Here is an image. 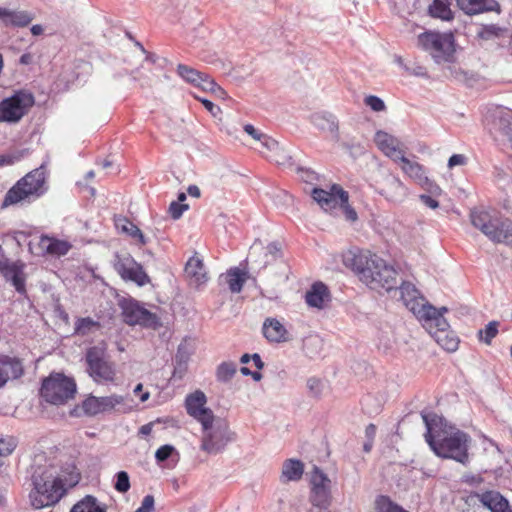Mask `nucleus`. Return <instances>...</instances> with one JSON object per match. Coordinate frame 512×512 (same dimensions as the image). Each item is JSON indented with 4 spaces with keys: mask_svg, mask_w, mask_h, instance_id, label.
Returning <instances> with one entry per match:
<instances>
[{
    "mask_svg": "<svg viewBox=\"0 0 512 512\" xmlns=\"http://www.w3.org/2000/svg\"><path fill=\"white\" fill-rule=\"evenodd\" d=\"M0 273L7 281L11 282L18 293H26L23 264L11 262L8 258L2 256L0 257Z\"/></svg>",
    "mask_w": 512,
    "mask_h": 512,
    "instance_id": "16",
    "label": "nucleus"
},
{
    "mask_svg": "<svg viewBox=\"0 0 512 512\" xmlns=\"http://www.w3.org/2000/svg\"><path fill=\"white\" fill-rule=\"evenodd\" d=\"M330 293L327 286L322 282H316L306 292L305 300L308 306L321 309L325 302L329 301Z\"/></svg>",
    "mask_w": 512,
    "mask_h": 512,
    "instance_id": "24",
    "label": "nucleus"
},
{
    "mask_svg": "<svg viewBox=\"0 0 512 512\" xmlns=\"http://www.w3.org/2000/svg\"><path fill=\"white\" fill-rule=\"evenodd\" d=\"M413 314L421 321H423L426 325L430 327L435 326V332H445L449 328V323L442 316L441 310H437L434 306L429 303L426 305L417 307H412Z\"/></svg>",
    "mask_w": 512,
    "mask_h": 512,
    "instance_id": "17",
    "label": "nucleus"
},
{
    "mask_svg": "<svg viewBox=\"0 0 512 512\" xmlns=\"http://www.w3.org/2000/svg\"><path fill=\"white\" fill-rule=\"evenodd\" d=\"M375 143L386 156L394 161H400L404 156V151L400 147V141L384 131L376 132Z\"/></svg>",
    "mask_w": 512,
    "mask_h": 512,
    "instance_id": "19",
    "label": "nucleus"
},
{
    "mask_svg": "<svg viewBox=\"0 0 512 512\" xmlns=\"http://www.w3.org/2000/svg\"><path fill=\"white\" fill-rule=\"evenodd\" d=\"M344 263L371 289L387 292L397 289V271L376 254L350 252L344 257Z\"/></svg>",
    "mask_w": 512,
    "mask_h": 512,
    "instance_id": "2",
    "label": "nucleus"
},
{
    "mask_svg": "<svg viewBox=\"0 0 512 512\" xmlns=\"http://www.w3.org/2000/svg\"><path fill=\"white\" fill-rule=\"evenodd\" d=\"M470 219L472 225L490 241L512 246V222L509 219L478 209L471 211Z\"/></svg>",
    "mask_w": 512,
    "mask_h": 512,
    "instance_id": "5",
    "label": "nucleus"
},
{
    "mask_svg": "<svg viewBox=\"0 0 512 512\" xmlns=\"http://www.w3.org/2000/svg\"><path fill=\"white\" fill-rule=\"evenodd\" d=\"M185 274L196 285H199L207 280L206 271L202 260L192 257L188 260L185 266Z\"/></svg>",
    "mask_w": 512,
    "mask_h": 512,
    "instance_id": "31",
    "label": "nucleus"
},
{
    "mask_svg": "<svg viewBox=\"0 0 512 512\" xmlns=\"http://www.w3.org/2000/svg\"><path fill=\"white\" fill-rule=\"evenodd\" d=\"M263 335L269 342L281 343L289 340L288 331L275 318H267L263 323Z\"/></svg>",
    "mask_w": 512,
    "mask_h": 512,
    "instance_id": "21",
    "label": "nucleus"
},
{
    "mask_svg": "<svg viewBox=\"0 0 512 512\" xmlns=\"http://www.w3.org/2000/svg\"><path fill=\"white\" fill-rule=\"evenodd\" d=\"M297 172L301 174V178L306 183H313L315 180L318 179L317 174L310 170V169H304V168H297Z\"/></svg>",
    "mask_w": 512,
    "mask_h": 512,
    "instance_id": "58",
    "label": "nucleus"
},
{
    "mask_svg": "<svg viewBox=\"0 0 512 512\" xmlns=\"http://www.w3.org/2000/svg\"><path fill=\"white\" fill-rule=\"evenodd\" d=\"M173 452H175L174 446L166 444L157 449L155 458L157 462L161 463L170 458Z\"/></svg>",
    "mask_w": 512,
    "mask_h": 512,
    "instance_id": "50",
    "label": "nucleus"
},
{
    "mask_svg": "<svg viewBox=\"0 0 512 512\" xmlns=\"http://www.w3.org/2000/svg\"><path fill=\"white\" fill-rule=\"evenodd\" d=\"M420 200L431 209H436L439 206V202L434 199L433 195L422 194L420 195Z\"/></svg>",
    "mask_w": 512,
    "mask_h": 512,
    "instance_id": "61",
    "label": "nucleus"
},
{
    "mask_svg": "<svg viewBox=\"0 0 512 512\" xmlns=\"http://www.w3.org/2000/svg\"><path fill=\"white\" fill-rule=\"evenodd\" d=\"M498 321H490L484 329H480L478 331V339L481 342H484L487 345H490L493 338H495L498 334Z\"/></svg>",
    "mask_w": 512,
    "mask_h": 512,
    "instance_id": "43",
    "label": "nucleus"
},
{
    "mask_svg": "<svg viewBox=\"0 0 512 512\" xmlns=\"http://www.w3.org/2000/svg\"><path fill=\"white\" fill-rule=\"evenodd\" d=\"M31 481L29 500L34 509L54 506L66 494L63 480L52 464H34Z\"/></svg>",
    "mask_w": 512,
    "mask_h": 512,
    "instance_id": "3",
    "label": "nucleus"
},
{
    "mask_svg": "<svg viewBox=\"0 0 512 512\" xmlns=\"http://www.w3.org/2000/svg\"><path fill=\"white\" fill-rule=\"evenodd\" d=\"M177 72L183 80L202 89L204 81L210 78L207 74L199 72L196 69L184 64H179L177 66Z\"/></svg>",
    "mask_w": 512,
    "mask_h": 512,
    "instance_id": "32",
    "label": "nucleus"
},
{
    "mask_svg": "<svg viewBox=\"0 0 512 512\" xmlns=\"http://www.w3.org/2000/svg\"><path fill=\"white\" fill-rule=\"evenodd\" d=\"M76 394V383L62 373H51L43 379L40 388L41 397L53 405H63Z\"/></svg>",
    "mask_w": 512,
    "mask_h": 512,
    "instance_id": "8",
    "label": "nucleus"
},
{
    "mask_svg": "<svg viewBox=\"0 0 512 512\" xmlns=\"http://www.w3.org/2000/svg\"><path fill=\"white\" fill-rule=\"evenodd\" d=\"M114 224L117 230L137 239L142 245L146 244V238L142 231L125 216H115Z\"/></svg>",
    "mask_w": 512,
    "mask_h": 512,
    "instance_id": "29",
    "label": "nucleus"
},
{
    "mask_svg": "<svg viewBox=\"0 0 512 512\" xmlns=\"http://www.w3.org/2000/svg\"><path fill=\"white\" fill-rule=\"evenodd\" d=\"M364 103L366 106H368L371 110L375 112H381L386 109L384 101L381 98L374 95H369L365 97Z\"/></svg>",
    "mask_w": 512,
    "mask_h": 512,
    "instance_id": "49",
    "label": "nucleus"
},
{
    "mask_svg": "<svg viewBox=\"0 0 512 512\" xmlns=\"http://www.w3.org/2000/svg\"><path fill=\"white\" fill-rule=\"evenodd\" d=\"M204 107L213 115L216 116L221 110L220 108L208 99L196 97Z\"/></svg>",
    "mask_w": 512,
    "mask_h": 512,
    "instance_id": "60",
    "label": "nucleus"
},
{
    "mask_svg": "<svg viewBox=\"0 0 512 512\" xmlns=\"http://www.w3.org/2000/svg\"><path fill=\"white\" fill-rule=\"evenodd\" d=\"M128 402H132L128 396L118 394L103 397L90 395L82 402V409L88 416L110 412L127 413L132 410Z\"/></svg>",
    "mask_w": 512,
    "mask_h": 512,
    "instance_id": "10",
    "label": "nucleus"
},
{
    "mask_svg": "<svg viewBox=\"0 0 512 512\" xmlns=\"http://www.w3.org/2000/svg\"><path fill=\"white\" fill-rule=\"evenodd\" d=\"M17 446V440L12 437H2L0 436V456H8L10 455Z\"/></svg>",
    "mask_w": 512,
    "mask_h": 512,
    "instance_id": "47",
    "label": "nucleus"
},
{
    "mask_svg": "<svg viewBox=\"0 0 512 512\" xmlns=\"http://www.w3.org/2000/svg\"><path fill=\"white\" fill-rule=\"evenodd\" d=\"M39 248L50 255L63 256L71 249V244L64 240L55 239L49 236H41Z\"/></svg>",
    "mask_w": 512,
    "mask_h": 512,
    "instance_id": "27",
    "label": "nucleus"
},
{
    "mask_svg": "<svg viewBox=\"0 0 512 512\" xmlns=\"http://www.w3.org/2000/svg\"><path fill=\"white\" fill-rule=\"evenodd\" d=\"M130 478L126 471H119L115 475L114 488L119 493H126L130 489Z\"/></svg>",
    "mask_w": 512,
    "mask_h": 512,
    "instance_id": "45",
    "label": "nucleus"
},
{
    "mask_svg": "<svg viewBox=\"0 0 512 512\" xmlns=\"http://www.w3.org/2000/svg\"><path fill=\"white\" fill-rule=\"evenodd\" d=\"M206 403L207 397L204 392L200 390L189 394L185 400V407L188 415L196 419L205 427L207 423L215 417L213 411L205 406Z\"/></svg>",
    "mask_w": 512,
    "mask_h": 512,
    "instance_id": "14",
    "label": "nucleus"
},
{
    "mask_svg": "<svg viewBox=\"0 0 512 512\" xmlns=\"http://www.w3.org/2000/svg\"><path fill=\"white\" fill-rule=\"evenodd\" d=\"M304 473V464L298 459H287L282 464L279 480L282 484L299 481Z\"/></svg>",
    "mask_w": 512,
    "mask_h": 512,
    "instance_id": "25",
    "label": "nucleus"
},
{
    "mask_svg": "<svg viewBox=\"0 0 512 512\" xmlns=\"http://www.w3.org/2000/svg\"><path fill=\"white\" fill-rule=\"evenodd\" d=\"M378 192L391 202H401L406 197L403 183L392 174H387L378 182Z\"/></svg>",
    "mask_w": 512,
    "mask_h": 512,
    "instance_id": "18",
    "label": "nucleus"
},
{
    "mask_svg": "<svg viewBox=\"0 0 512 512\" xmlns=\"http://www.w3.org/2000/svg\"><path fill=\"white\" fill-rule=\"evenodd\" d=\"M21 158L22 153L0 155V167L5 165H13L14 163L20 161Z\"/></svg>",
    "mask_w": 512,
    "mask_h": 512,
    "instance_id": "56",
    "label": "nucleus"
},
{
    "mask_svg": "<svg viewBox=\"0 0 512 512\" xmlns=\"http://www.w3.org/2000/svg\"><path fill=\"white\" fill-rule=\"evenodd\" d=\"M418 45L428 51L437 64L453 63L455 60L452 33L424 32L418 36Z\"/></svg>",
    "mask_w": 512,
    "mask_h": 512,
    "instance_id": "7",
    "label": "nucleus"
},
{
    "mask_svg": "<svg viewBox=\"0 0 512 512\" xmlns=\"http://www.w3.org/2000/svg\"><path fill=\"white\" fill-rule=\"evenodd\" d=\"M48 176L45 164L20 178L5 194L2 208L12 205L32 203L44 196L48 189Z\"/></svg>",
    "mask_w": 512,
    "mask_h": 512,
    "instance_id": "4",
    "label": "nucleus"
},
{
    "mask_svg": "<svg viewBox=\"0 0 512 512\" xmlns=\"http://www.w3.org/2000/svg\"><path fill=\"white\" fill-rule=\"evenodd\" d=\"M421 415L426 426L425 440L431 450L438 457L467 464L469 461V435L448 425L446 419L436 413H422Z\"/></svg>",
    "mask_w": 512,
    "mask_h": 512,
    "instance_id": "1",
    "label": "nucleus"
},
{
    "mask_svg": "<svg viewBox=\"0 0 512 512\" xmlns=\"http://www.w3.org/2000/svg\"><path fill=\"white\" fill-rule=\"evenodd\" d=\"M466 162V158L462 154H453L448 160V167L453 168L457 165H463Z\"/></svg>",
    "mask_w": 512,
    "mask_h": 512,
    "instance_id": "62",
    "label": "nucleus"
},
{
    "mask_svg": "<svg viewBox=\"0 0 512 512\" xmlns=\"http://www.w3.org/2000/svg\"><path fill=\"white\" fill-rule=\"evenodd\" d=\"M419 185H421L428 193L433 196H437L441 193V188L428 177L426 182H421Z\"/></svg>",
    "mask_w": 512,
    "mask_h": 512,
    "instance_id": "57",
    "label": "nucleus"
},
{
    "mask_svg": "<svg viewBox=\"0 0 512 512\" xmlns=\"http://www.w3.org/2000/svg\"><path fill=\"white\" fill-rule=\"evenodd\" d=\"M189 360V354L186 351L185 346L179 345L174 361L173 378L181 379L187 371V365Z\"/></svg>",
    "mask_w": 512,
    "mask_h": 512,
    "instance_id": "36",
    "label": "nucleus"
},
{
    "mask_svg": "<svg viewBox=\"0 0 512 512\" xmlns=\"http://www.w3.org/2000/svg\"><path fill=\"white\" fill-rule=\"evenodd\" d=\"M338 205H340L341 208H343V212H344L345 217H346V219L348 221L354 222V221L357 220V213H356V211L353 208H351L349 206L348 202L347 203H340L339 202Z\"/></svg>",
    "mask_w": 512,
    "mask_h": 512,
    "instance_id": "59",
    "label": "nucleus"
},
{
    "mask_svg": "<svg viewBox=\"0 0 512 512\" xmlns=\"http://www.w3.org/2000/svg\"><path fill=\"white\" fill-rule=\"evenodd\" d=\"M330 490L329 487H318L311 489V502L320 510H327L326 506L329 503Z\"/></svg>",
    "mask_w": 512,
    "mask_h": 512,
    "instance_id": "40",
    "label": "nucleus"
},
{
    "mask_svg": "<svg viewBox=\"0 0 512 512\" xmlns=\"http://www.w3.org/2000/svg\"><path fill=\"white\" fill-rule=\"evenodd\" d=\"M406 70L412 74V75H415V76H419V77H428V74H427V70L425 67L423 66H415L413 68H408L406 67Z\"/></svg>",
    "mask_w": 512,
    "mask_h": 512,
    "instance_id": "63",
    "label": "nucleus"
},
{
    "mask_svg": "<svg viewBox=\"0 0 512 512\" xmlns=\"http://www.w3.org/2000/svg\"><path fill=\"white\" fill-rule=\"evenodd\" d=\"M0 364H2L3 370L8 374L9 379H18L24 373L23 363L16 357H10L7 355L0 356Z\"/></svg>",
    "mask_w": 512,
    "mask_h": 512,
    "instance_id": "34",
    "label": "nucleus"
},
{
    "mask_svg": "<svg viewBox=\"0 0 512 512\" xmlns=\"http://www.w3.org/2000/svg\"><path fill=\"white\" fill-rule=\"evenodd\" d=\"M34 96L26 91H17L0 102V122H19L34 105Z\"/></svg>",
    "mask_w": 512,
    "mask_h": 512,
    "instance_id": "11",
    "label": "nucleus"
},
{
    "mask_svg": "<svg viewBox=\"0 0 512 512\" xmlns=\"http://www.w3.org/2000/svg\"><path fill=\"white\" fill-rule=\"evenodd\" d=\"M244 131L252 136L254 139L259 140L261 144L266 147L269 151L278 152L280 150L279 143L274 139L258 132L251 124H246L244 126Z\"/></svg>",
    "mask_w": 512,
    "mask_h": 512,
    "instance_id": "38",
    "label": "nucleus"
},
{
    "mask_svg": "<svg viewBox=\"0 0 512 512\" xmlns=\"http://www.w3.org/2000/svg\"><path fill=\"white\" fill-rule=\"evenodd\" d=\"M400 162L402 163L401 168L403 172L412 178L415 182L420 184L421 182L427 181L424 168L418 162L410 161L405 156L401 158Z\"/></svg>",
    "mask_w": 512,
    "mask_h": 512,
    "instance_id": "33",
    "label": "nucleus"
},
{
    "mask_svg": "<svg viewBox=\"0 0 512 512\" xmlns=\"http://www.w3.org/2000/svg\"><path fill=\"white\" fill-rule=\"evenodd\" d=\"M70 512H107V505L93 495H86L73 505Z\"/></svg>",
    "mask_w": 512,
    "mask_h": 512,
    "instance_id": "30",
    "label": "nucleus"
},
{
    "mask_svg": "<svg viewBox=\"0 0 512 512\" xmlns=\"http://www.w3.org/2000/svg\"><path fill=\"white\" fill-rule=\"evenodd\" d=\"M86 372L98 384L113 382L116 377L114 363L110 360L104 346L96 345L87 349L85 354Z\"/></svg>",
    "mask_w": 512,
    "mask_h": 512,
    "instance_id": "9",
    "label": "nucleus"
},
{
    "mask_svg": "<svg viewBox=\"0 0 512 512\" xmlns=\"http://www.w3.org/2000/svg\"><path fill=\"white\" fill-rule=\"evenodd\" d=\"M189 208L187 204L173 201L169 206V213L173 219H179L183 212Z\"/></svg>",
    "mask_w": 512,
    "mask_h": 512,
    "instance_id": "54",
    "label": "nucleus"
},
{
    "mask_svg": "<svg viewBox=\"0 0 512 512\" xmlns=\"http://www.w3.org/2000/svg\"><path fill=\"white\" fill-rule=\"evenodd\" d=\"M379 512H408L401 506L393 503L388 498L382 497V503L379 504Z\"/></svg>",
    "mask_w": 512,
    "mask_h": 512,
    "instance_id": "51",
    "label": "nucleus"
},
{
    "mask_svg": "<svg viewBox=\"0 0 512 512\" xmlns=\"http://www.w3.org/2000/svg\"><path fill=\"white\" fill-rule=\"evenodd\" d=\"M154 497L152 495H146L141 503V506L134 512H152L154 509Z\"/></svg>",
    "mask_w": 512,
    "mask_h": 512,
    "instance_id": "55",
    "label": "nucleus"
},
{
    "mask_svg": "<svg viewBox=\"0 0 512 512\" xmlns=\"http://www.w3.org/2000/svg\"><path fill=\"white\" fill-rule=\"evenodd\" d=\"M312 124L322 130L333 134L336 141L339 140V126L336 117L328 112H318L311 115Z\"/></svg>",
    "mask_w": 512,
    "mask_h": 512,
    "instance_id": "23",
    "label": "nucleus"
},
{
    "mask_svg": "<svg viewBox=\"0 0 512 512\" xmlns=\"http://www.w3.org/2000/svg\"><path fill=\"white\" fill-rule=\"evenodd\" d=\"M96 326H99V324L92 320L90 317L79 318L75 323L74 330L76 334L85 336L89 334L91 330Z\"/></svg>",
    "mask_w": 512,
    "mask_h": 512,
    "instance_id": "44",
    "label": "nucleus"
},
{
    "mask_svg": "<svg viewBox=\"0 0 512 512\" xmlns=\"http://www.w3.org/2000/svg\"><path fill=\"white\" fill-rule=\"evenodd\" d=\"M398 289L400 299L410 311H412L413 306L419 308V306L426 305V303H423L424 300L419 298V291L412 283L402 282Z\"/></svg>",
    "mask_w": 512,
    "mask_h": 512,
    "instance_id": "28",
    "label": "nucleus"
},
{
    "mask_svg": "<svg viewBox=\"0 0 512 512\" xmlns=\"http://www.w3.org/2000/svg\"><path fill=\"white\" fill-rule=\"evenodd\" d=\"M203 90L215 94L217 97L224 99L227 96L226 91L220 87L213 79H206L203 83Z\"/></svg>",
    "mask_w": 512,
    "mask_h": 512,
    "instance_id": "48",
    "label": "nucleus"
},
{
    "mask_svg": "<svg viewBox=\"0 0 512 512\" xmlns=\"http://www.w3.org/2000/svg\"><path fill=\"white\" fill-rule=\"evenodd\" d=\"M113 266L124 280L135 282L138 286H144L150 281L142 265L137 263L128 253L116 254Z\"/></svg>",
    "mask_w": 512,
    "mask_h": 512,
    "instance_id": "13",
    "label": "nucleus"
},
{
    "mask_svg": "<svg viewBox=\"0 0 512 512\" xmlns=\"http://www.w3.org/2000/svg\"><path fill=\"white\" fill-rule=\"evenodd\" d=\"M266 249H267V253L274 257H277L281 252V246L277 242H272V243L268 244Z\"/></svg>",
    "mask_w": 512,
    "mask_h": 512,
    "instance_id": "64",
    "label": "nucleus"
},
{
    "mask_svg": "<svg viewBox=\"0 0 512 512\" xmlns=\"http://www.w3.org/2000/svg\"><path fill=\"white\" fill-rule=\"evenodd\" d=\"M428 11L432 17L442 20H450L453 17L447 0H434L429 6Z\"/></svg>",
    "mask_w": 512,
    "mask_h": 512,
    "instance_id": "41",
    "label": "nucleus"
},
{
    "mask_svg": "<svg viewBox=\"0 0 512 512\" xmlns=\"http://www.w3.org/2000/svg\"><path fill=\"white\" fill-rule=\"evenodd\" d=\"M379 512H408L401 506L393 503L388 498L382 497V503L379 504Z\"/></svg>",
    "mask_w": 512,
    "mask_h": 512,
    "instance_id": "52",
    "label": "nucleus"
},
{
    "mask_svg": "<svg viewBox=\"0 0 512 512\" xmlns=\"http://www.w3.org/2000/svg\"><path fill=\"white\" fill-rule=\"evenodd\" d=\"M330 480L318 467H314L311 475L312 488L329 487Z\"/></svg>",
    "mask_w": 512,
    "mask_h": 512,
    "instance_id": "46",
    "label": "nucleus"
},
{
    "mask_svg": "<svg viewBox=\"0 0 512 512\" xmlns=\"http://www.w3.org/2000/svg\"><path fill=\"white\" fill-rule=\"evenodd\" d=\"M247 279V272L241 271L239 268H231L227 272V283L232 293H239Z\"/></svg>",
    "mask_w": 512,
    "mask_h": 512,
    "instance_id": "37",
    "label": "nucleus"
},
{
    "mask_svg": "<svg viewBox=\"0 0 512 512\" xmlns=\"http://www.w3.org/2000/svg\"><path fill=\"white\" fill-rule=\"evenodd\" d=\"M494 129L506 136L512 142V113L500 111L493 122Z\"/></svg>",
    "mask_w": 512,
    "mask_h": 512,
    "instance_id": "35",
    "label": "nucleus"
},
{
    "mask_svg": "<svg viewBox=\"0 0 512 512\" xmlns=\"http://www.w3.org/2000/svg\"><path fill=\"white\" fill-rule=\"evenodd\" d=\"M311 196L325 211L336 208L339 202L347 203L349 199L348 193L337 184H334L330 191L315 187Z\"/></svg>",
    "mask_w": 512,
    "mask_h": 512,
    "instance_id": "15",
    "label": "nucleus"
},
{
    "mask_svg": "<svg viewBox=\"0 0 512 512\" xmlns=\"http://www.w3.org/2000/svg\"><path fill=\"white\" fill-rule=\"evenodd\" d=\"M237 373V364L232 361H224L217 366L216 379L221 383H228Z\"/></svg>",
    "mask_w": 512,
    "mask_h": 512,
    "instance_id": "39",
    "label": "nucleus"
},
{
    "mask_svg": "<svg viewBox=\"0 0 512 512\" xmlns=\"http://www.w3.org/2000/svg\"><path fill=\"white\" fill-rule=\"evenodd\" d=\"M119 305L122 310L123 321L130 326L140 325L145 328L157 329L162 325L156 314L142 307L134 299H123Z\"/></svg>",
    "mask_w": 512,
    "mask_h": 512,
    "instance_id": "12",
    "label": "nucleus"
},
{
    "mask_svg": "<svg viewBox=\"0 0 512 512\" xmlns=\"http://www.w3.org/2000/svg\"><path fill=\"white\" fill-rule=\"evenodd\" d=\"M433 336L437 343L446 351L453 352L457 350L459 345V339L447 331L445 332H434Z\"/></svg>",
    "mask_w": 512,
    "mask_h": 512,
    "instance_id": "42",
    "label": "nucleus"
},
{
    "mask_svg": "<svg viewBox=\"0 0 512 512\" xmlns=\"http://www.w3.org/2000/svg\"><path fill=\"white\" fill-rule=\"evenodd\" d=\"M479 499L491 512H512L507 499L499 492L487 491L479 495Z\"/></svg>",
    "mask_w": 512,
    "mask_h": 512,
    "instance_id": "26",
    "label": "nucleus"
},
{
    "mask_svg": "<svg viewBox=\"0 0 512 512\" xmlns=\"http://www.w3.org/2000/svg\"><path fill=\"white\" fill-rule=\"evenodd\" d=\"M236 440V433L230 429L229 423L222 418L213 417L206 427L202 426L200 449L208 454L222 453L229 443Z\"/></svg>",
    "mask_w": 512,
    "mask_h": 512,
    "instance_id": "6",
    "label": "nucleus"
},
{
    "mask_svg": "<svg viewBox=\"0 0 512 512\" xmlns=\"http://www.w3.org/2000/svg\"><path fill=\"white\" fill-rule=\"evenodd\" d=\"M307 388L313 397H318L322 392V382L318 378L311 377L307 380Z\"/></svg>",
    "mask_w": 512,
    "mask_h": 512,
    "instance_id": "53",
    "label": "nucleus"
},
{
    "mask_svg": "<svg viewBox=\"0 0 512 512\" xmlns=\"http://www.w3.org/2000/svg\"><path fill=\"white\" fill-rule=\"evenodd\" d=\"M457 5L468 15L479 14L485 11H499V4L495 0H456Z\"/></svg>",
    "mask_w": 512,
    "mask_h": 512,
    "instance_id": "22",
    "label": "nucleus"
},
{
    "mask_svg": "<svg viewBox=\"0 0 512 512\" xmlns=\"http://www.w3.org/2000/svg\"><path fill=\"white\" fill-rule=\"evenodd\" d=\"M34 19V15L24 10L1 9L0 21L6 27H26Z\"/></svg>",
    "mask_w": 512,
    "mask_h": 512,
    "instance_id": "20",
    "label": "nucleus"
}]
</instances>
